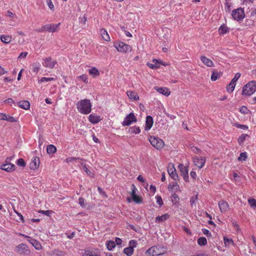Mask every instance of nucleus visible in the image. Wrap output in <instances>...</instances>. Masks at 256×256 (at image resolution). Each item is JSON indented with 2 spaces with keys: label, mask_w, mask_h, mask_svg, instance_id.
<instances>
[{
  "label": "nucleus",
  "mask_w": 256,
  "mask_h": 256,
  "mask_svg": "<svg viewBox=\"0 0 256 256\" xmlns=\"http://www.w3.org/2000/svg\"><path fill=\"white\" fill-rule=\"evenodd\" d=\"M179 200V197L176 194H172L171 196V200L174 204H177L178 203Z\"/></svg>",
  "instance_id": "ea45409f"
},
{
  "label": "nucleus",
  "mask_w": 256,
  "mask_h": 256,
  "mask_svg": "<svg viewBox=\"0 0 256 256\" xmlns=\"http://www.w3.org/2000/svg\"><path fill=\"white\" fill-rule=\"evenodd\" d=\"M136 122V118L132 112L130 113L124 118L122 124L124 126H128L132 122Z\"/></svg>",
  "instance_id": "6e6552de"
},
{
  "label": "nucleus",
  "mask_w": 256,
  "mask_h": 256,
  "mask_svg": "<svg viewBox=\"0 0 256 256\" xmlns=\"http://www.w3.org/2000/svg\"><path fill=\"white\" fill-rule=\"evenodd\" d=\"M193 162L195 166L201 168L206 162V158L202 157L195 156L193 158Z\"/></svg>",
  "instance_id": "f8f14e48"
},
{
  "label": "nucleus",
  "mask_w": 256,
  "mask_h": 256,
  "mask_svg": "<svg viewBox=\"0 0 256 256\" xmlns=\"http://www.w3.org/2000/svg\"><path fill=\"white\" fill-rule=\"evenodd\" d=\"M198 244L200 246H204L207 244V240L204 237H200L198 240Z\"/></svg>",
  "instance_id": "4c0bfd02"
},
{
  "label": "nucleus",
  "mask_w": 256,
  "mask_h": 256,
  "mask_svg": "<svg viewBox=\"0 0 256 256\" xmlns=\"http://www.w3.org/2000/svg\"><path fill=\"white\" fill-rule=\"evenodd\" d=\"M200 60L202 63L207 66L213 67L214 66L213 62L210 59L206 58L205 56H202L200 57Z\"/></svg>",
  "instance_id": "6ab92c4d"
},
{
  "label": "nucleus",
  "mask_w": 256,
  "mask_h": 256,
  "mask_svg": "<svg viewBox=\"0 0 256 256\" xmlns=\"http://www.w3.org/2000/svg\"><path fill=\"white\" fill-rule=\"evenodd\" d=\"M106 246L109 250H112L116 246L115 242L112 240L107 241Z\"/></svg>",
  "instance_id": "e433bc0d"
},
{
  "label": "nucleus",
  "mask_w": 256,
  "mask_h": 256,
  "mask_svg": "<svg viewBox=\"0 0 256 256\" xmlns=\"http://www.w3.org/2000/svg\"><path fill=\"white\" fill-rule=\"evenodd\" d=\"M154 89L156 91H158L160 94H161L166 96H168L170 94V92L168 88H167L155 87Z\"/></svg>",
  "instance_id": "4be33fe9"
},
{
  "label": "nucleus",
  "mask_w": 256,
  "mask_h": 256,
  "mask_svg": "<svg viewBox=\"0 0 256 256\" xmlns=\"http://www.w3.org/2000/svg\"><path fill=\"white\" fill-rule=\"evenodd\" d=\"M78 78L81 79L82 81H84L86 83L88 82V78H87L86 76V75H84V74L78 76Z\"/></svg>",
  "instance_id": "0e129e2a"
},
{
  "label": "nucleus",
  "mask_w": 256,
  "mask_h": 256,
  "mask_svg": "<svg viewBox=\"0 0 256 256\" xmlns=\"http://www.w3.org/2000/svg\"><path fill=\"white\" fill-rule=\"evenodd\" d=\"M236 126L238 128L243 129V130H246L248 128V127L246 126L242 125V124H237L236 125Z\"/></svg>",
  "instance_id": "774afa93"
},
{
  "label": "nucleus",
  "mask_w": 256,
  "mask_h": 256,
  "mask_svg": "<svg viewBox=\"0 0 256 256\" xmlns=\"http://www.w3.org/2000/svg\"><path fill=\"white\" fill-rule=\"evenodd\" d=\"M60 24H50L44 25V28L46 30V31H48L50 32H54L57 30Z\"/></svg>",
  "instance_id": "4468645a"
},
{
  "label": "nucleus",
  "mask_w": 256,
  "mask_h": 256,
  "mask_svg": "<svg viewBox=\"0 0 256 256\" xmlns=\"http://www.w3.org/2000/svg\"><path fill=\"white\" fill-rule=\"evenodd\" d=\"M248 157L247 153L246 152H241L240 156L238 158V160L239 162L246 161Z\"/></svg>",
  "instance_id": "58836bf2"
},
{
  "label": "nucleus",
  "mask_w": 256,
  "mask_h": 256,
  "mask_svg": "<svg viewBox=\"0 0 256 256\" xmlns=\"http://www.w3.org/2000/svg\"><path fill=\"white\" fill-rule=\"evenodd\" d=\"M78 203L80 204V205L82 207V208H84L85 206H86V204H85V200L83 198H79L78 199Z\"/></svg>",
  "instance_id": "680f3d73"
},
{
  "label": "nucleus",
  "mask_w": 256,
  "mask_h": 256,
  "mask_svg": "<svg viewBox=\"0 0 256 256\" xmlns=\"http://www.w3.org/2000/svg\"><path fill=\"white\" fill-rule=\"evenodd\" d=\"M14 165L10 163H6L2 165L0 168L8 172L12 171L14 170Z\"/></svg>",
  "instance_id": "aec40b11"
},
{
  "label": "nucleus",
  "mask_w": 256,
  "mask_h": 256,
  "mask_svg": "<svg viewBox=\"0 0 256 256\" xmlns=\"http://www.w3.org/2000/svg\"><path fill=\"white\" fill-rule=\"evenodd\" d=\"M178 168L185 182H188V168L182 164H178Z\"/></svg>",
  "instance_id": "9d476101"
},
{
  "label": "nucleus",
  "mask_w": 256,
  "mask_h": 256,
  "mask_svg": "<svg viewBox=\"0 0 256 256\" xmlns=\"http://www.w3.org/2000/svg\"><path fill=\"white\" fill-rule=\"evenodd\" d=\"M168 172L170 176L174 180L178 178V175L176 174V170L172 164H170L168 166Z\"/></svg>",
  "instance_id": "9b49d317"
},
{
  "label": "nucleus",
  "mask_w": 256,
  "mask_h": 256,
  "mask_svg": "<svg viewBox=\"0 0 256 256\" xmlns=\"http://www.w3.org/2000/svg\"><path fill=\"white\" fill-rule=\"evenodd\" d=\"M236 84L233 82H230L226 88L228 92L229 93L232 92L234 89Z\"/></svg>",
  "instance_id": "79ce46f5"
},
{
  "label": "nucleus",
  "mask_w": 256,
  "mask_h": 256,
  "mask_svg": "<svg viewBox=\"0 0 256 256\" xmlns=\"http://www.w3.org/2000/svg\"><path fill=\"white\" fill-rule=\"evenodd\" d=\"M76 108L78 112L80 114H88L92 111V104L90 100H82L76 104Z\"/></svg>",
  "instance_id": "f257e3e1"
},
{
  "label": "nucleus",
  "mask_w": 256,
  "mask_h": 256,
  "mask_svg": "<svg viewBox=\"0 0 256 256\" xmlns=\"http://www.w3.org/2000/svg\"><path fill=\"white\" fill-rule=\"evenodd\" d=\"M248 202L251 207L256 208V200L254 198H249Z\"/></svg>",
  "instance_id": "c03bdc74"
},
{
  "label": "nucleus",
  "mask_w": 256,
  "mask_h": 256,
  "mask_svg": "<svg viewBox=\"0 0 256 256\" xmlns=\"http://www.w3.org/2000/svg\"><path fill=\"white\" fill-rule=\"evenodd\" d=\"M54 80V78H46V77H42L40 78V80H39L40 82H50L52 80Z\"/></svg>",
  "instance_id": "de8ad7c7"
},
{
  "label": "nucleus",
  "mask_w": 256,
  "mask_h": 256,
  "mask_svg": "<svg viewBox=\"0 0 256 256\" xmlns=\"http://www.w3.org/2000/svg\"><path fill=\"white\" fill-rule=\"evenodd\" d=\"M256 91V82L251 81L242 88V94L250 96Z\"/></svg>",
  "instance_id": "7ed1b4c3"
},
{
  "label": "nucleus",
  "mask_w": 256,
  "mask_h": 256,
  "mask_svg": "<svg viewBox=\"0 0 256 256\" xmlns=\"http://www.w3.org/2000/svg\"><path fill=\"white\" fill-rule=\"evenodd\" d=\"M136 244L137 242L135 240H130L129 242V246L132 248L133 249L136 247Z\"/></svg>",
  "instance_id": "864d4df0"
},
{
  "label": "nucleus",
  "mask_w": 256,
  "mask_h": 256,
  "mask_svg": "<svg viewBox=\"0 0 256 256\" xmlns=\"http://www.w3.org/2000/svg\"><path fill=\"white\" fill-rule=\"evenodd\" d=\"M130 130V133L133 134H138L140 132V128L136 126L131 127Z\"/></svg>",
  "instance_id": "a19ab883"
},
{
  "label": "nucleus",
  "mask_w": 256,
  "mask_h": 256,
  "mask_svg": "<svg viewBox=\"0 0 256 256\" xmlns=\"http://www.w3.org/2000/svg\"><path fill=\"white\" fill-rule=\"evenodd\" d=\"M28 241L36 250H40L42 248L41 244L36 240L30 238Z\"/></svg>",
  "instance_id": "393cba45"
},
{
  "label": "nucleus",
  "mask_w": 256,
  "mask_h": 256,
  "mask_svg": "<svg viewBox=\"0 0 256 256\" xmlns=\"http://www.w3.org/2000/svg\"><path fill=\"white\" fill-rule=\"evenodd\" d=\"M232 16L236 20H241L245 16L244 12L242 8H238L232 11Z\"/></svg>",
  "instance_id": "423d86ee"
},
{
  "label": "nucleus",
  "mask_w": 256,
  "mask_h": 256,
  "mask_svg": "<svg viewBox=\"0 0 256 256\" xmlns=\"http://www.w3.org/2000/svg\"><path fill=\"white\" fill-rule=\"evenodd\" d=\"M46 150L48 154H53L56 152V148L54 145L50 144L47 146Z\"/></svg>",
  "instance_id": "473e14b6"
},
{
  "label": "nucleus",
  "mask_w": 256,
  "mask_h": 256,
  "mask_svg": "<svg viewBox=\"0 0 256 256\" xmlns=\"http://www.w3.org/2000/svg\"><path fill=\"white\" fill-rule=\"evenodd\" d=\"M0 40L5 44H9L12 40V36L9 35H2Z\"/></svg>",
  "instance_id": "c756f323"
},
{
  "label": "nucleus",
  "mask_w": 256,
  "mask_h": 256,
  "mask_svg": "<svg viewBox=\"0 0 256 256\" xmlns=\"http://www.w3.org/2000/svg\"><path fill=\"white\" fill-rule=\"evenodd\" d=\"M40 213L43 214L46 216H49L50 214L52 213L51 211L50 210H40Z\"/></svg>",
  "instance_id": "69168bd1"
},
{
  "label": "nucleus",
  "mask_w": 256,
  "mask_h": 256,
  "mask_svg": "<svg viewBox=\"0 0 256 256\" xmlns=\"http://www.w3.org/2000/svg\"><path fill=\"white\" fill-rule=\"evenodd\" d=\"M100 34L102 38L106 42H109L110 40V36L108 34V32L104 28H101L100 30Z\"/></svg>",
  "instance_id": "5701e85b"
},
{
  "label": "nucleus",
  "mask_w": 256,
  "mask_h": 256,
  "mask_svg": "<svg viewBox=\"0 0 256 256\" xmlns=\"http://www.w3.org/2000/svg\"><path fill=\"white\" fill-rule=\"evenodd\" d=\"M18 106L24 110H28L30 108V102L27 100L20 101L18 103Z\"/></svg>",
  "instance_id": "bb28decb"
},
{
  "label": "nucleus",
  "mask_w": 256,
  "mask_h": 256,
  "mask_svg": "<svg viewBox=\"0 0 256 256\" xmlns=\"http://www.w3.org/2000/svg\"><path fill=\"white\" fill-rule=\"evenodd\" d=\"M134 252V250L131 247L126 248L124 250V252L128 256H132Z\"/></svg>",
  "instance_id": "c9c22d12"
},
{
  "label": "nucleus",
  "mask_w": 256,
  "mask_h": 256,
  "mask_svg": "<svg viewBox=\"0 0 256 256\" xmlns=\"http://www.w3.org/2000/svg\"><path fill=\"white\" fill-rule=\"evenodd\" d=\"M114 46L118 52H131L132 50L130 46L120 41L114 42Z\"/></svg>",
  "instance_id": "20e7f679"
},
{
  "label": "nucleus",
  "mask_w": 256,
  "mask_h": 256,
  "mask_svg": "<svg viewBox=\"0 0 256 256\" xmlns=\"http://www.w3.org/2000/svg\"><path fill=\"white\" fill-rule=\"evenodd\" d=\"M218 206L222 212H225L229 209L228 204L224 200L220 201L218 202Z\"/></svg>",
  "instance_id": "a211bd4d"
},
{
  "label": "nucleus",
  "mask_w": 256,
  "mask_h": 256,
  "mask_svg": "<svg viewBox=\"0 0 256 256\" xmlns=\"http://www.w3.org/2000/svg\"><path fill=\"white\" fill-rule=\"evenodd\" d=\"M82 256H101L100 254H98L94 252H93V251H92L90 250H85L83 252Z\"/></svg>",
  "instance_id": "7c9ffc66"
},
{
  "label": "nucleus",
  "mask_w": 256,
  "mask_h": 256,
  "mask_svg": "<svg viewBox=\"0 0 256 256\" xmlns=\"http://www.w3.org/2000/svg\"><path fill=\"white\" fill-rule=\"evenodd\" d=\"M79 160L78 158H75V157H68L66 159V162L67 163L69 162H73L74 161Z\"/></svg>",
  "instance_id": "603ef678"
},
{
  "label": "nucleus",
  "mask_w": 256,
  "mask_h": 256,
  "mask_svg": "<svg viewBox=\"0 0 256 256\" xmlns=\"http://www.w3.org/2000/svg\"><path fill=\"white\" fill-rule=\"evenodd\" d=\"M16 252L20 254L29 255L30 251L28 246L24 244H20L16 247Z\"/></svg>",
  "instance_id": "0eeeda50"
},
{
  "label": "nucleus",
  "mask_w": 256,
  "mask_h": 256,
  "mask_svg": "<svg viewBox=\"0 0 256 256\" xmlns=\"http://www.w3.org/2000/svg\"><path fill=\"white\" fill-rule=\"evenodd\" d=\"M202 232L203 234L206 235L207 237H212V234L206 228H202Z\"/></svg>",
  "instance_id": "6e6d98bb"
},
{
  "label": "nucleus",
  "mask_w": 256,
  "mask_h": 256,
  "mask_svg": "<svg viewBox=\"0 0 256 256\" xmlns=\"http://www.w3.org/2000/svg\"><path fill=\"white\" fill-rule=\"evenodd\" d=\"M156 203L159 205L160 206H161L163 204V201L162 197L159 196H156Z\"/></svg>",
  "instance_id": "3c124183"
},
{
  "label": "nucleus",
  "mask_w": 256,
  "mask_h": 256,
  "mask_svg": "<svg viewBox=\"0 0 256 256\" xmlns=\"http://www.w3.org/2000/svg\"><path fill=\"white\" fill-rule=\"evenodd\" d=\"M46 4L48 6L49 8L52 10H54V6L51 0H46Z\"/></svg>",
  "instance_id": "4d7b16f0"
},
{
  "label": "nucleus",
  "mask_w": 256,
  "mask_h": 256,
  "mask_svg": "<svg viewBox=\"0 0 256 256\" xmlns=\"http://www.w3.org/2000/svg\"><path fill=\"white\" fill-rule=\"evenodd\" d=\"M180 186L178 183L174 182L172 185H170L168 188L170 191L176 192L179 190Z\"/></svg>",
  "instance_id": "2f4dec72"
},
{
  "label": "nucleus",
  "mask_w": 256,
  "mask_h": 256,
  "mask_svg": "<svg viewBox=\"0 0 256 256\" xmlns=\"http://www.w3.org/2000/svg\"><path fill=\"white\" fill-rule=\"evenodd\" d=\"M32 72L37 74L40 71L41 66L38 62H36L32 64Z\"/></svg>",
  "instance_id": "c85d7f7f"
},
{
  "label": "nucleus",
  "mask_w": 256,
  "mask_h": 256,
  "mask_svg": "<svg viewBox=\"0 0 256 256\" xmlns=\"http://www.w3.org/2000/svg\"><path fill=\"white\" fill-rule=\"evenodd\" d=\"M126 94L132 100L136 101L139 100V96L136 92L132 90L126 92Z\"/></svg>",
  "instance_id": "412c9836"
},
{
  "label": "nucleus",
  "mask_w": 256,
  "mask_h": 256,
  "mask_svg": "<svg viewBox=\"0 0 256 256\" xmlns=\"http://www.w3.org/2000/svg\"><path fill=\"white\" fill-rule=\"evenodd\" d=\"M6 120H7L10 122H16V118L12 116H9L6 115Z\"/></svg>",
  "instance_id": "e2e57ef3"
},
{
  "label": "nucleus",
  "mask_w": 256,
  "mask_h": 256,
  "mask_svg": "<svg viewBox=\"0 0 256 256\" xmlns=\"http://www.w3.org/2000/svg\"><path fill=\"white\" fill-rule=\"evenodd\" d=\"M218 76H219V75H218V73L213 72V73L211 76L212 80V81L216 80L218 78Z\"/></svg>",
  "instance_id": "bf43d9fd"
},
{
  "label": "nucleus",
  "mask_w": 256,
  "mask_h": 256,
  "mask_svg": "<svg viewBox=\"0 0 256 256\" xmlns=\"http://www.w3.org/2000/svg\"><path fill=\"white\" fill-rule=\"evenodd\" d=\"M148 140L151 144L158 150L162 148L164 146V141L158 138L150 136Z\"/></svg>",
  "instance_id": "39448f33"
},
{
  "label": "nucleus",
  "mask_w": 256,
  "mask_h": 256,
  "mask_svg": "<svg viewBox=\"0 0 256 256\" xmlns=\"http://www.w3.org/2000/svg\"><path fill=\"white\" fill-rule=\"evenodd\" d=\"M88 72L90 74L94 76H98L100 75V72L98 70L94 67H92V68L90 69Z\"/></svg>",
  "instance_id": "f704fd0d"
},
{
  "label": "nucleus",
  "mask_w": 256,
  "mask_h": 256,
  "mask_svg": "<svg viewBox=\"0 0 256 256\" xmlns=\"http://www.w3.org/2000/svg\"><path fill=\"white\" fill-rule=\"evenodd\" d=\"M240 76V73H236L234 76V77L232 79L231 82H233L234 83L236 84V81L238 80V78Z\"/></svg>",
  "instance_id": "13d9d810"
},
{
  "label": "nucleus",
  "mask_w": 256,
  "mask_h": 256,
  "mask_svg": "<svg viewBox=\"0 0 256 256\" xmlns=\"http://www.w3.org/2000/svg\"><path fill=\"white\" fill-rule=\"evenodd\" d=\"M170 218V215L168 214H164L161 216H158L156 218V222H164Z\"/></svg>",
  "instance_id": "cd10ccee"
},
{
  "label": "nucleus",
  "mask_w": 256,
  "mask_h": 256,
  "mask_svg": "<svg viewBox=\"0 0 256 256\" xmlns=\"http://www.w3.org/2000/svg\"><path fill=\"white\" fill-rule=\"evenodd\" d=\"M224 244L226 246L228 247L230 245H234V242L232 238H228L226 237L224 238Z\"/></svg>",
  "instance_id": "72a5a7b5"
},
{
  "label": "nucleus",
  "mask_w": 256,
  "mask_h": 256,
  "mask_svg": "<svg viewBox=\"0 0 256 256\" xmlns=\"http://www.w3.org/2000/svg\"><path fill=\"white\" fill-rule=\"evenodd\" d=\"M83 170L88 176L90 177H94V174L88 168L86 165L83 166Z\"/></svg>",
  "instance_id": "a18cd8bd"
},
{
  "label": "nucleus",
  "mask_w": 256,
  "mask_h": 256,
  "mask_svg": "<svg viewBox=\"0 0 256 256\" xmlns=\"http://www.w3.org/2000/svg\"><path fill=\"white\" fill-rule=\"evenodd\" d=\"M28 54V53L27 52H22L19 55L18 58L20 60H24V58H26V57Z\"/></svg>",
  "instance_id": "8fccbe9b"
},
{
  "label": "nucleus",
  "mask_w": 256,
  "mask_h": 256,
  "mask_svg": "<svg viewBox=\"0 0 256 256\" xmlns=\"http://www.w3.org/2000/svg\"><path fill=\"white\" fill-rule=\"evenodd\" d=\"M56 64V62L53 60L50 57L45 58L42 59V64L44 67L52 68Z\"/></svg>",
  "instance_id": "1a4fd4ad"
},
{
  "label": "nucleus",
  "mask_w": 256,
  "mask_h": 256,
  "mask_svg": "<svg viewBox=\"0 0 256 256\" xmlns=\"http://www.w3.org/2000/svg\"><path fill=\"white\" fill-rule=\"evenodd\" d=\"M136 186L132 184V192H131V196L133 200L136 202V203H140L141 202V200L140 198L136 194Z\"/></svg>",
  "instance_id": "2eb2a0df"
},
{
  "label": "nucleus",
  "mask_w": 256,
  "mask_h": 256,
  "mask_svg": "<svg viewBox=\"0 0 256 256\" xmlns=\"http://www.w3.org/2000/svg\"><path fill=\"white\" fill-rule=\"evenodd\" d=\"M160 62L157 59H153L152 62H148L147 66L150 68L155 69L158 68L159 66V64Z\"/></svg>",
  "instance_id": "b1692460"
},
{
  "label": "nucleus",
  "mask_w": 256,
  "mask_h": 256,
  "mask_svg": "<svg viewBox=\"0 0 256 256\" xmlns=\"http://www.w3.org/2000/svg\"><path fill=\"white\" fill-rule=\"evenodd\" d=\"M88 120L92 124H96L100 122L101 118L100 116L95 114H92L89 116Z\"/></svg>",
  "instance_id": "dca6fc26"
},
{
  "label": "nucleus",
  "mask_w": 256,
  "mask_h": 256,
  "mask_svg": "<svg viewBox=\"0 0 256 256\" xmlns=\"http://www.w3.org/2000/svg\"><path fill=\"white\" fill-rule=\"evenodd\" d=\"M5 104H12L14 103V100L10 98H8L4 102Z\"/></svg>",
  "instance_id": "338daca9"
},
{
  "label": "nucleus",
  "mask_w": 256,
  "mask_h": 256,
  "mask_svg": "<svg viewBox=\"0 0 256 256\" xmlns=\"http://www.w3.org/2000/svg\"><path fill=\"white\" fill-rule=\"evenodd\" d=\"M240 112L244 114H247L249 112L248 109L245 106H242L240 108Z\"/></svg>",
  "instance_id": "09e8293b"
},
{
  "label": "nucleus",
  "mask_w": 256,
  "mask_h": 256,
  "mask_svg": "<svg viewBox=\"0 0 256 256\" xmlns=\"http://www.w3.org/2000/svg\"><path fill=\"white\" fill-rule=\"evenodd\" d=\"M218 31L220 34H224L229 32L230 28L225 24H222L218 28Z\"/></svg>",
  "instance_id": "a878e982"
},
{
  "label": "nucleus",
  "mask_w": 256,
  "mask_h": 256,
  "mask_svg": "<svg viewBox=\"0 0 256 256\" xmlns=\"http://www.w3.org/2000/svg\"><path fill=\"white\" fill-rule=\"evenodd\" d=\"M232 4L230 2L228 1V0H226L225 3V10L227 12H230L231 10Z\"/></svg>",
  "instance_id": "49530a36"
},
{
  "label": "nucleus",
  "mask_w": 256,
  "mask_h": 256,
  "mask_svg": "<svg viewBox=\"0 0 256 256\" xmlns=\"http://www.w3.org/2000/svg\"><path fill=\"white\" fill-rule=\"evenodd\" d=\"M197 200H198V196H197V195L192 196L190 200V202L191 205L194 204L196 203V202L197 201Z\"/></svg>",
  "instance_id": "052dcab7"
},
{
  "label": "nucleus",
  "mask_w": 256,
  "mask_h": 256,
  "mask_svg": "<svg viewBox=\"0 0 256 256\" xmlns=\"http://www.w3.org/2000/svg\"><path fill=\"white\" fill-rule=\"evenodd\" d=\"M153 123L154 121L152 118L150 116H147L146 118V124L144 128L145 130L148 131L150 130L152 127Z\"/></svg>",
  "instance_id": "f3484780"
},
{
  "label": "nucleus",
  "mask_w": 256,
  "mask_h": 256,
  "mask_svg": "<svg viewBox=\"0 0 256 256\" xmlns=\"http://www.w3.org/2000/svg\"><path fill=\"white\" fill-rule=\"evenodd\" d=\"M17 164L19 166H24L26 163L22 158H19L17 161Z\"/></svg>",
  "instance_id": "5fc2aeb1"
},
{
  "label": "nucleus",
  "mask_w": 256,
  "mask_h": 256,
  "mask_svg": "<svg viewBox=\"0 0 256 256\" xmlns=\"http://www.w3.org/2000/svg\"><path fill=\"white\" fill-rule=\"evenodd\" d=\"M248 136H249L247 134H242L240 136L238 137V140L239 144H242L246 140V139L247 138H248Z\"/></svg>",
  "instance_id": "37998d69"
},
{
  "label": "nucleus",
  "mask_w": 256,
  "mask_h": 256,
  "mask_svg": "<svg viewBox=\"0 0 256 256\" xmlns=\"http://www.w3.org/2000/svg\"><path fill=\"white\" fill-rule=\"evenodd\" d=\"M40 159L37 156H34L32 158V160L30 164V167L31 170H37L40 166Z\"/></svg>",
  "instance_id": "ddd939ff"
},
{
  "label": "nucleus",
  "mask_w": 256,
  "mask_h": 256,
  "mask_svg": "<svg viewBox=\"0 0 256 256\" xmlns=\"http://www.w3.org/2000/svg\"><path fill=\"white\" fill-rule=\"evenodd\" d=\"M167 250V248L163 246H154L149 248L146 254L150 256H158L166 254Z\"/></svg>",
  "instance_id": "f03ea898"
}]
</instances>
